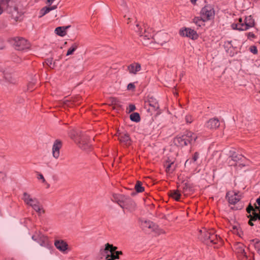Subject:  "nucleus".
I'll return each mask as SVG.
<instances>
[{
	"instance_id": "obj_1",
	"label": "nucleus",
	"mask_w": 260,
	"mask_h": 260,
	"mask_svg": "<svg viewBox=\"0 0 260 260\" xmlns=\"http://www.w3.org/2000/svg\"><path fill=\"white\" fill-rule=\"evenodd\" d=\"M112 201L117 203L122 208H125L130 212L136 209V204L129 197L122 194H113Z\"/></svg>"
},
{
	"instance_id": "obj_2",
	"label": "nucleus",
	"mask_w": 260,
	"mask_h": 260,
	"mask_svg": "<svg viewBox=\"0 0 260 260\" xmlns=\"http://www.w3.org/2000/svg\"><path fill=\"white\" fill-rule=\"evenodd\" d=\"M198 138L197 135L190 132H186L184 134L177 136L174 139V144L179 147H183L188 144L193 145Z\"/></svg>"
},
{
	"instance_id": "obj_3",
	"label": "nucleus",
	"mask_w": 260,
	"mask_h": 260,
	"mask_svg": "<svg viewBox=\"0 0 260 260\" xmlns=\"http://www.w3.org/2000/svg\"><path fill=\"white\" fill-rule=\"evenodd\" d=\"M256 202L258 206L254 204L255 208L250 203L246 208V211L249 213L247 217L250 218L248 223L250 226L254 225L252 221L260 220V197L256 199Z\"/></svg>"
},
{
	"instance_id": "obj_4",
	"label": "nucleus",
	"mask_w": 260,
	"mask_h": 260,
	"mask_svg": "<svg viewBox=\"0 0 260 260\" xmlns=\"http://www.w3.org/2000/svg\"><path fill=\"white\" fill-rule=\"evenodd\" d=\"M254 25V20L252 17L250 15L246 16L244 20L242 18L239 19V22L233 23L231 25L232 29L239 31H244L253 27Z\"/></svg>"
},
{
	"instance_id": "obj_5",
	"label": "nucleus",
	"mask_w": 260,
	"mask_h": 260,
	"mask_svg": "<svg viewBox=\"0 0 260 260\" xmlns=\"http://www.w3.org/2000/svg\"><path fill=\"white\" fill-rule=\"evenodd\" d=\"M117 248L113 245H106L105 248L101 250L102 255L105 260H114L119 258V255L122 254L121 251H117Z\"/></svg>"
},
{
	"instance_id": "obj_6",
	"label": "nucleus",
	"mask_w": 260,
	"mask_h": 260,
	"mask_svg": "<svg viewBox=\"0 0 260 260\" xmlns=\"http://www.w3.org/2000/svg\"><path fill=\"white\" fill-rule=\"evenodd\" d=\"M140 40L144 45L153 47L156 39L154 38L153 34L148 29H145L143 32H140Z\"/></svg>"
},
{
	"instance_id": "obj_7",
	"label": "nucleus",
	"mask_w": 260,
	"mask_h": 260,
	"mask_svg": "<svg viewBox=\"0 0 260 260\" xmlns=\"http://www.w3.org/2000/svg\"><path fill=\"white\" fill-rule=\"evenodd\" d=\"M226 197L228 198L229 203L234 206L231 207L233 210H240L243 208V203L240 202V198L238 193L234 191L227 192Z\"/></svg>"
},
{
	"instance_id": "obj_8",
	"label": "nucleus",
	"mask_w": 260,
	"mask_h": 260,
	"mask_svg": "<svg viewBox=\"0 0 260 260\" xmlns=\"http://www.w3.org/2000/svg\"><path fill=\"white\" fill-rule=\"evenodd\" d=\"M14 47L16 50L19 51H24L30 48V45L28 41L23 38L19 37L14 38L11 40Z\"/></svg>"
},
{
	"instance_id": "obj_9",
	"label": "nucleus",
	"mask_w": 260,
	"mask_h": 260,
	"mask_svg": "<svg viewBox=\"0 0 260 260\" xmlns=\"http://www.w3.org/2000/svg\"><path fill=\"white\" fill-rule=\"evenodd\" d=\"M200 14L204 21L211 20L214 17V9L212 6L206 5L202 9Z\"/></svg>"
},
{
	"instance_id": "obj_10",
	"label": "nucleus",
	"mask_w": 260,
	"mask_h": 260,
	"mask_svg": "<svg viewBox=\"0 0 260 260\" xmlns=\"http://www.w3.org/2000/svg\"><path fill=\"white\" fill-rule=\"evenodd\" d=\"M141 226L144 231L147 233L154 232L156 234H160V229L158 226L153 222L149 220L142 221Z\"/></svg>"
},
{
	"instance_id": "obj_11",
	"label": "nucleus",
	"mask_w": 260,
	"mask_h": 260,
	"mask_svg": "<svg viewBox=\"0 0 260 260\" xmlns=\"http://www.w3.org/2000/svg\"><path fill=\"white\" fill-rule=\"evenodd\" d=\"M89 138L83 134L79 136V139L75 140L79 147L83 150H88L91 145L90 144Z\"/></svg>"
},
{
	"instance_id": "obj_12",
	"label": "nucleus",
	"mask_w": 260,
	"mask_h": 260,
	"mask_svg": "<svg viewBox=\"0 0 260 260\" xmlns=\"http://www.w3.org/2000/svg\"><path fill=\"white\" fill-rule=\"evenodd\" d=\"M200 232L201 233H205V240H209L212 244H217L219 242H222V239L219 236H217V235H211L210 233L206 231V229L200 230Z\"/></svg>"
},
{
	"instance_id": "obj_13",
	"label": "nucleus",
	"mask_w": 260,
	"mask_h": 260,
	"mask_svg": "<svg viewBox=\"0 0 260 260\" xmlns=\"http://www.w3.org/2000/svg\"><path fill=\"white\" fill-rule=\"evenodd\" d=\"M22 199L26 205L32 208L40 203L37 198L31 197L29 194L26 192L23 193Z\"/></svg>"
},
{
	"instance_id": "obj_14",
	"label": "nucleus",
	"mask_w": 260,
	"mask_h": 260,
	"mask_svg": "<svg viewBox=\"0 0 260 260\" xmlns=\"http://www.w3.org/2000/svg\"><path fill=\"white\" fill-rule=\"evenodd\" d=\"M4 77L6 81L10 84H15L18 82V78L13 72L5 70Z\"/></svg>"
},
{
	"instance_id": "obj_15",
	"label": "nucleus",
	"mask_w": 260,
	"mask_h": 260,
	"mask_svg": "<svg viewBox=\"0 0 260 260\" xmlns=\"http://www.w3.org/2000/svg\"><path fill=\"white\" fill-rule=\"evenodd\" d=\"M237 257L239 260H252V254L249 253L248 250L239 247L237 251Z\"/></svg>"
},
{
	"instance_id": "obj_16",
	"label": "nucleus",
	"mask_w": 260,
	"mask_h": 260,
	"mask_svg": "<svg viewBox=\"0 0 260 260\" xmlns=\"http://www.w3.org/2000/svg\"><path fill=\"white\" fill-rule=\"evenodd\" d=\"M32 240L39 244H48L51 241H49L47 237L45 236L40 232H36L32 236Z\"/></svg>"
},
{
	"instance_id": "obj_17",
	"label": "nucleus",
	"mask_w": 260,
	"mask_h": 260,
	"mask_svg": "<svg viewBox=\"0 0 260 260\" xmlns=\"http://www.w3.org/2000/svg\"><path fill=\"white\" fill-rule=\"evenodd\" d=\"M62 147V142L60 140H56L52 146V155L55 159L58 158L60 155V149Z\"/></svg>"
},
{
	"instance_id": "obj_18",
	"label": "nucleus",
	"mask_w": 260,
	"mask_h": 260,
	"mask_svg": "<svg viewBox=\"0 0 260 260\" xmlns=\"http://www.w3.org/2000/svg\"><path fill=\"white\" fill-rule=\"evenodd\" d=\"M180 34L183 36L189 37L192 39H196L198 37L197 32L189 28H185L184 29L180 30Z\"/></svg>"
},
{
	"instance_id": "obj_19",
	"label": "nucleus",
	"mask_w": 260,
	"mask_h": 260,
	"mask_svg": "<svg viewBox=\"0 0 260 260\" xmlns=\"http://www.w3.org/2000/svg\"><path fill=\"white\" fill-rule=\"evenodd\" d=\"M141 69V66L138 62H134L127 66V71L131 74H137Z\"/></svg>"
},
{
	"instance_id": "obj_20",
	"label": "nucleus",
	"mask_w": 260,
	"mask_h": 260,
	"mask_svg": "<svg viewBox=\"0 0 260 260\" xmlns=\"http://www.w3.org/2000/svg\"><path fill=\"white\" fill-rule=\"evenodd\" d=\"M118 140L120 143L126 146H128L131 144V139L127 133L120 134L118 136Z\"/></svg>"
},
{
	"instance_id": "obj_21",
	"label": "nucleus",
	"mask_w": 260,
	"mask_h": 260,
	"mask_svg": "<svg viewBox=\"0 0 260 260\" xmlns=\"http://www.w3.org/2000/svg\"><path fill=\"white\" fill-rule=\"evenodd\" d=\"M220 125L219 121L217 118L210 119L206 123L207 127L210 129H216Z\"/></svg>"
},
{
	"instance_id": "obj_22",
	"label": "nucleus",
	"mask_w": 260,
	"mask_h": 260,
	"mask_svg": "<svg viewBox=\"0 0 260 260\" xmlns=\"http://www.w3.org/2000/svg\"><path fill=\"white\" fill-rule=\"evenodd\" d=\"M230 152V157L231 158V159L229 161V164L231 166L234 165V164L233 163V161L237 162L241 160L244 157L242 155L237 154L235 151H231Z\"/></svg>"
},
{
	"instance_id": "obj_23",
	"label": "nucleus",
	"mask_w": 260,
	"mask_h": 260,
	"mask_svg": "<svg viewBox=\"0 0 260 260\" xmlns=\"http://www.w3.org/2000/svg\"><path fill=\"white\" fill-rule=\"evenodd\" d=\"M151 107V110L156 111L159 108V104L156 100L152 97L150 98L147 102H146Z\"/></svg>"
},
{
	"instance_id": "obj_24",
	"label": "nucleus",
	"mask_w": 260,
	"mask_h": 260,
	"mask_svg": "<svg viewBox=\"0 0 260 260\" xmlns=\"http://www.w3.org/2000/svg\"><path fill=\"white\" fill-rule=\"evenodd\" d=\"M173 165L174 162H170L169 159L166 161L164 166L166 167V171L167 173H172L175 170V168L172 167Z\"/></svg>"
},
{
	"instance_id": "obj_25",
	"label": "nucleus",
	"mask_w": 260,
	"mask_h": 260,
	"mask_svg": "<svg viewBox=\"0 0 260 260\" xmlns=\"http://www.w3.org/2000/svg\"><path fill=\"white\" fill-rule=\"evenodd\" d=\"M12 3V0H0V5H1L6 11H8Z\"/></svg>"
},
{
	"instance_id": "obj_26",
	"label": "nucleus",
	"mask_w": 260,
	"mask_h": 260,
	"mask_svg": "<svg viewBox=\"0 0 260 260\" xmlns=\"http://www.w3.org/2000/svg\"><path fill=\"white\" fill-rule=\"evenodd\" d=\"M79 45V44L77 42H75L72 44L71 46L69 48L66 55L68 56L73 54L76 50L78 48Z\"/></svg>"
},
{
	"instance_id": "obj_27",
	"label": "nucleus",
	"mask_w": 260,
	"mask_h": 260,
	"mask_svg": "<svg viewBox=\"0 0 260 260\" xmlns=\"http://www.w3.org/2000/svg\"><path fill=\"white\" fill-rule=\"evenodd\" d=\"M55 32L56 35L60 37H64L67 35V31L64 30V28L62 26H59L55 28Z\"/></svg>"
},
{
	"instance_id": "obj_28",
	"label": "nucleus",
	"mask_w": 260,
	"mask_h": 260,
	"mask_svg": "<svg viewBox=\"0 0 260 260\" xmlns=\"http://www.w3.org/2000/svg\"><path fill=\"white\" fill-rule=\"evenodd\" d=\"M80 134L82 135L83 133L81 132H80V133L76 132L74 130H72L69 133V136H70V138L74 140L75 141L76 140H77L78 139H79V136Z\"/></svg>"
},
{
	"instance_id": "obj_29",
	"label": "nucleus",
	"mask_w": 260,
	"mask_h": 260,
	"mask_svg": "<svg viewBox=\"0 0 260 260\" xmlns=\"http://www.w3.org/2000/svg\"><path fill=\"white\" fill-rule=\"evenodd\" d=\"M170 196L175 199L176 201H178L180 199L181 194L179 190H172L171 192Z\"/></svg>"
},
{
	"instance_id": "obj_30",
	"label": "nucleus",
	"mask_w": 260,
	"mask_h": 260,
	"mask_svg": "<svg viewBox=\"0 0 260 260\" xmlns=\"http://www.w3.org/2000/svg\"><path fill=\"white\" fill-rule=\"evenodd\" d=\"M56 248L63 253H67L69 250V245H55Z\"/></svg>"
},
{
	"instance_id": "obj_31",
	"label": "nucleus",
	"mask_w": 260,
	"mask_h": 260,
	"mask_svg": "<svg viewBox=\"0 0 260 260\" xmlns=\"http://www.w3.org/2000/svg\"><path fill=\"white\" fill-rule=\"evenodd\" d=\"M130 119L134 122H139L141 120L140 115L138 113H133L130 115Z\"/></svg>"
},
{
	"instance_id": "obj_32",
	"label": "nucleus",
	"mask_w": 260,
	"mask_h": 260,
	"mask_svg": "<svg viewBox=\"0 0 260 260\" xmlns=\"http://www.w3.org/2000/svg\"><path fill=\"white\" fill-rule=\"evenodd\" d=\"M205 21L201 16V17H196L193 19V22L199 26L202 25Z\"/></svg>"
},
{
	"instance_id": "obj_33",
	"label": "nucleus",
	"mask_w": 260,
	"mask_h": 260,
	"mask_svg": "<svg viewBox=\"0 0 260 260\" xmlns=\"http://www.w3.org/2000/svg\"><path fill=\"white\" fill-rule=\"evenodd\" d=\"M80 99L79 96L75 98L73 100H63L62 101V103L64 105H67L68 106H70L71 104H72L73 103H76L79 101Z\"/></svg>"
},
{
	"instance_id": "obj_34",
	"label": "nucleus",
	"mask_w": 260,
	"mask_h": 260,
	"mask_svg": "<svg viewBox=\"0 0 260 260\" xmlns=\"http://www.w3.org/2000/svg\"><path fill=\"white\" fill-rule=\"evenodd\" d=\"M135 189L137 192H142L144 191V188L142 186V183L140 181H137L135 186Z\"/></svg>"
},
{
	"instance_id": "obj_35",
	"label": "nucleus",
	"mask_w": 260,
	"mask_h": 260,
	"mask_svg": "<svg viewBox=\"0 0 260 260\" xmlns=\"http://www.w3.org/2000/svg\"><path fill=\"white\" fill-rule=\"evenodd\" d=\"M45 62L51 69L55 67V62L53 61V58H49L46 59Z\"/></svg>"
},
{
	"instance_id": "obj_36",
	"label": "nucleus",
	"mask_w": 260,
	"mask_h": 260,
	"mask_svg": "<svg viewBox=\"0 0 260 260\" xmlns=\"http://www.w3.org/2000/svg\"><path fill=\"white\" fill-rule=\"evenodd\" d=\"M182 189L183 192H187L190 191L191 188V185L188 182L183 183Z\"/></svg>"
},
{
	"instance_id": "obj_37",
	"label": "nucleus",
	"mask_w": 260,
	"mask_h": 260,
	"mask_svg": "<svg viewBox=\"0 0 260 260\" xmlns=\"http://www.w3.org/2000/svg\"><path fill=\"white\" fill-rule=\"evenodd\" d=\"M49 12V11L48 7L46 6V7H43V8H42L40 10V16H39V17L41 18V17L44 16L46 14L48 13Z\"/></svg>"
},
{
	"instance_id": "obj_38",
	"label": "nucleus",
	"mask_w": 260,
	"mask_h": 260,
	"mask_svg": "<svg viewBox=\"0 0 260 260\" xmlns=\"http://www.w3.org/2000/svg\"><path fill=\"white\" fill-rule=\"evenodd\" d=\"M40 204H38V205H36L34 207H32V208L39 214L45 213V211L43 210L41 207H40Z\"/></svg>"
},
{
	"instance_id": "obj_39",
	"label": "nucleus",
	"mask_w": 260,
	"mask_h": 260,
	"mask_svg": "<svg viewBox=\"0 0 260 260\" xmlns=\"http://www.w3.org/2000/svg\"><path fill=\"white\" fill-rule=\"evenodd\" d=\"M118 3L121 6L124 11L127 10V7L124 0H118Z\"/></svg>"
},
{
	"instance_id": "obj_40",
	"label": "nucleus",
	"mask_w": 260,
	"mask_h": 260,
	"mask_svg": "<svg viewBox=\"0 0 260 260\" xmlns=\"http://www.w3.org/2000/svg\"><path fill=\"white\" fill-rule=\"evenodd\" d=\"M110 101L112 105H118L119 103V100L116 98H111Z\"/></svg>"
},
{
	"instance_id": "obj_41",
	"label": "nucleus",
	"mask_w": 260,
	"mask_h": 260,
	"mask_svg": "<svg viewBox=\"0 0 260 260\" xmlns=\"http://www.w3.org/2000/svg\"><path fill=\"white\" fill-rule=\"evenodd\" d=\"M35 84L34 81L30 82L27 85V90L31 91L34 89V86Z\"/></svg>"
},
{
	"instance_id": "obj_42",
	"label": "nucleus",
	"mask_w": 260,
	"mask_h": 260,
	"mask_svg": "<svg viewBox=\"0 0 260 260\" xmlns=\"http://www.w3.org/2000/svg\"><path fill=\"white\" fill-rule=\"evenodd\" d=\"M134 29L135 31L137 32L140 35V32H143L142 29H141L139 25V24H137L134 27Z\"/></svg>"
},
{
	"instance_id": "obj_43",
	"label": "nucleus",
	"mask_w": 260,
	"mask_h": 260,
	"mask_svg": "<svg viewBox=\"0 0 260 260\" xmlns=\"http://www.w3.org/2000/svg\"><path fill=\"white\" fill-rule=\"evenodd\" d=\"M249 50H250L251 52H252V53H253L254 54H257V52H258L257 48L255 46H250V48H249Z\"/></svg>"
},
{
	"instance_id": "obj_44",
	"label": "nucleus",
	"mask_w": 260,
	"mask_h": 260,
	"mask_svg": "<svg viewBox=\"0 0 260 260\" xmlns=\"http://www.w3.org/2000/svg\"><path fill=\"white\" fill-rule=\"evenodd\" d=\"M247 38L249 40H252L255 38V36L252 32H249L246 34Z\"/></svg>"
},
{
	"instance_id": "obj_45",
	"label": "nucleus",
	"mask_w": 260,
	"mask_h": 260,
	"mask_svg": "<svg viewBox=\"0 0 260 260\" xmlns=\"http://www.w3.org/2000/svg\"><path fill=\"white\" fill-rule=\"evenodd\" d=\"M54 244H67V242L63 240L56 239L54 242Z\"/></svg>"
},
{
	"instance_id": "obj_46",
	"label": "nucleus",
	"mask_w": 260,
	"mask_h": 260,
	"mask_svg": "<svg viewBox=\"0 0 260 260\" xmlns=\"http://www.w3.org/2000/svg\"><path fill=\"white\" fill-rule=\"evenodd\" d=\"M185 120L187 123H190L192 121V117L190 115H187L185 117Z\"/></svg>"
},
{
	"instance_id": "obj_47",
	"label": "nucleus",
	"mask_w": 260,
	"mask_h": 260,
	"mask_svg": "<svg viewBox=\"0 0 260 260\" xmlns=\"http://www.w3.org/2000/svg\"><path fill=\"white\" fill-rule=\"evenodd\" d=\"M58 5V3H57L56 5L49 6V7H48L49 12L57 9Z\"/></svg>"
},
{
	"instance_id": "obj_48",
	"label": "nucleus",
	"mask_w": 260,
	"mask_h": 260,
	"mask_svg": "<svg viewBox=\"0 0 260 260\" xmlns=\"http://www.w3.org/2000/svg\"><path fill=\"white\" fill-rule=\"evenodd\" d=\"M127 88L128 90H134L135 88V86L134 83H131L127 85Z\"/></svg>"
},
{
	"instance_id": "obj_49",
	"label": "nucleus",
	"mask_w": 260,
	"mask_h": 260,
	"mask_svg": "<svg viewBox=\"0 0 260 260\" xmlns=\"http://www.w3.org/2000/svg\"><path fill=\"white\" fill-rule=\"evenodd\" d=\"M199 154L198 152H196L194 153L193 157H192V160L193 161H196L199 158Z\"/></svg>"
},
{
	"instance_id": "obj_50",
	"label": "nucleus",
	"mask_w": 260,
	"mask_h": 260,
	"mask_svg": "<svg viewBox=\"0 0 260 260\" xmlns=\"http://www.w3.org/2000/svg\"><path fill=\"white\" fill-rule=\"evenodd\" d=\"M136 109V107L133 104H130L129 105V112H131L134 111Z\"/></svg>"
},
{
	"instance_id": "obj_51",
	"label": "nucleus",
	"mask_w": 260,
	"mask_h": 260,
	"mask_svg": "<svg viewBox=\"0 0 260 260\" xmlns=\"http://www.w3.org/2000/svg\"><path fill=\"white\" fill-rule=\"evenodd\" d=\"M5 48V45L4 42L0 40V50H3Z\"/></svg>"
},
{
	"instance_id": "obj_52",
	"label": "nucleus",
	"mask_w": 260,
	"mask_h": 260,
	"mask_svg": "<svg viewBox=\"0 0 260 260\" xmlns=\"http://www.w3.org/2000/svg\"><path fill=\"white\" fill-rule=\"evenodd\" d=\"M38 178L39 179H41L42 180L43 182H45V179L44 176H43V175L41 174L39 175V176H38Z\"/></svg>"
},
{
	"instance_id": "obj_53",
	"label": "nucleus",
	"mask_w": 260,
	"mask_h": 260,
	"mask_svg": "<svg viewBox=\"0 0 260 260\" xmlns=\"http://www.w3.org/2000/svg\"><path fill=\"white\" fill-rule=\"evenodd\" d=\"M53 2L52 0H47L46 4H48L49 6H51L53 4Z\"/></svg>"
},
{
	"instance_id": "obj_54",
	"label": "nucleus",
	"mask_w": 260,
	"mask_h": 260,
	"mask_svg": "<svg viewBox=\"0 0 260 260\" xmlns=\"http://www.w3.org/2000/svg\"><path fill=\"white\" fill-rule=\"evenodd\" d=\"M5 11L4 9L2 7L1 5H0V15H1L3 11Z\"/></svg>"
},
{
	"instance_id": "obj_55",
	"label": "nucleus",
	"mask_w": 260,
	"mask_h": 260,
	"mask_svg": "<svg viewBox=\"0 0 260 260\" xmlns=\"http://www.w3.org/2000/svg\"><path fill=\"white\" fill-rule=\"evenodd\" d=\"M64 28V30L65 31H67V29H68L69 28H70L71 27V25H68V26H62Z\"/></svg>"
},
{
	"instance_id": "obj_56",
	"label": "nucleus",
	"mask_w": 260,
	"mask_h": 260,
	"mask_svg": "<svg viewBox=\"0 0 260 260\" xmlns=\"http://www.w3.org/2000/svg\"><path fill=\"white\" fill-rule=\"evenodd\" d=\"M2 113H3V110L2 108H0V116H2Z\"/></svg>"
},
{
	"instance_id": "obj_57",
	"label": "nucleus",
	"mask_w": 260,
	"mask_h": 260,
	"mask_svg": "<svg viewBox=\"0 0 260 260\" xmlns=\"http://www.w3.org/2000/svg\"><path fill=\"white\" fill-rule=\"evenodd\" d=\"M197 0H190L191 2L192 3V4H194L196 3V1Z\"/></svg>"
},
{
	"instance_id": "obj_58",
	"label": "nucleus",
	"mask_w": 260,
	"mask_h": 260,
	"mask_svg": "<svg viewBox=\"0 0 260 260\" xmlns=\"http://www.w3.org/2000/svg\"><path fill=\"white\" fill-rule=\"evenodd\" d=\"M132 196H134L135 194H136V192H133L132 193H131Z\"/></svg>"
},
{
	"instance_id": "obj_59",
	"label": "nucleus",
	"mask_w": 260,
	"mask_h": 260,
	"mask_svg": "<svg viewBox=\"0 0 260 260\" xmlns=\"http://www.w3.org/2000/svg\"><path fill=\"white\" fill-rule=\"evenodd\" d=\"M14 19H15V21H18V17H15Z\"/></svg>"
},
{
	"instance_id": "obj_60",
	"label": "nucleus",
	"mask_w": 260,
	"mask_h": 260,
	"mask_svg": "<svg viewBox=\"0 0 260 260\" xmlns=\"http://www.w3.org/2000/svg\"><path fill=\"white\" fill-rule=\"evenodd\" d=\"M220 156H221V154L220 153V154L218 155V158H219Z\"/></svg>"
},
{
	"instance_id": "obj_61",
	"label": "nucleus",
	"mask_w": 260,
	"mask_h": 260,
	"mask_svg": "<svg viewBox=\"0 0 260 260\" xmlns=\"http://www.w3.org/2000/svg\"><path fill=\"white\" fill-rule=\"evenodd\" d=\"M217 153H218V152H216V153H214V155H216Z\"/></svg>"
},
{
	"instance_id": "obj_62",
	"label": "nucleus",
	"mask_w": 260,
	"mask_h": 260,
	"mask_svg": "<svg viewBox=\"0 0 260 260\" xmlns=\"http://www.w3.org/2000/svg\"><path fill=\"white\" fill-rule=\"evenodd\" d=\"M237 244H240V242H237Z\"/></svg>"
}]
</instances>
